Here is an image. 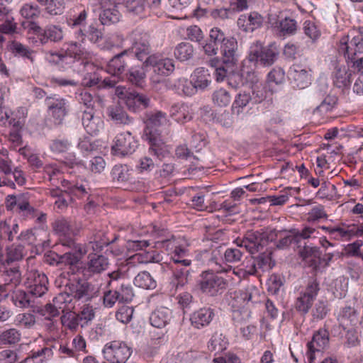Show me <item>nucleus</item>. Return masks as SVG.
<instances>
[{"mask_svg": "<svg viewBox=\"0 0 363 363\" xmlns=\"http://www.w3.org/2000/svg\"><path fill=\"white\" fill-rule=\"evenodd\" d=\"M108 244V240H98L96 236L89 242L87 246L76 243L73 239L62 240V245L67 247V251L61 255V262L70 267L75 266L87 253L89 248H91L94 252H100L104 246Z\"/></svg>", "mask_w": 363, "mask_h": 363, "instance_id": "nucleus-1", "label": "nucleus"}, {"mask_svg": "<svg viewBox=\"0 0 363 363\" xmlns=\"http://www.w3.org/2000/svg\"><path fill=\"white\" fill-rule=\"evenodd\" d=\"M64 190L59 188L52 189L50 190V195L55 198V206L60 210H65L69 204L74 201V197L77 199H84L89 195L86 185L78 182L74 183L68 180L63 179L61 182Z\"/></svg>", "mask_w": 363, "mask_h": 363, "instance_id": "nucleus-2", "label": "nucleus"}, {"mask_svg": "<svg viewBox=\"0 0 363 363\" xmlns=\"http://www.w3.org/2000/svg\"><path fill=\"white\" fill-rule=\"evenodd\" d=\"M337 49L347 60L353 61L357 53L363 52V28L343 35L340 39Z\"/></svg>", "mask_w": 363, "mask_h": 363, "instance_id": "nucleus-3", "label": "nucleus"}, {"mask_svg": "<svg viewBox=\"0 0 363 363\" xmlns=\"http://www.w3.org/2000/svg\"><path fill=\"white\" fill-rule=\"evenodd\" d=\"M278 55L279 50L274 44L262 47L260 44L256 43L250 47L245 63H252L253 67L257 65L270 66L275 62Z\"/></svg>", "mask_w": 363, "mask_h": 363, "instance_id": "nucleus-4", "label": "nucleus"}, {"mask_svg": "<svg viewBox=\"0 0 363 363\" xmlns=\"http://www.w3.org/2000/svg\"><path fill=\"white\" fill-rule=\"evenodd\" d=\"M145 67H152L153 74L151 81L154 84L164 83L166 86L169 80H163L162 77L168 76L174 70V60L170 58L160 59L155 55H152L143 62Z\"/></svg>", "mask_w": 363, "mask_h": 363, "instance_id": "nucleus-5", "label": "nucleus"}, {"mask_svg": "<svg viewBox=\"0 0 363 363\" xmlns=\"http://www.w3.org/2000/svg\"><path fill=\"white\" fill-rule=\"evenodd\" d=\"M320 291L319 282L314 278L308 280L304 289L301 290L294 302L296 310L305 315L311 308Z\"/></svg>", "mask_w": 363, "mask_h": 363, "instance_id": "nucleus-6", "label": "nucleus"}, {"mask_svg": "<svg viewBox=\"0 0 363 363\" xmlns=\"http://www.w3.org/2000/svg\"><path fill=\"white\" fill-rule=\"evenodd\" d=\"M127 39L131 43L129 52H133L140 61L146 62L152 55L150 36L147 33L135 29L127 36Z\"/></svg>", "mask_w": 363, "mask_h": 363, "instance_id": "nucleus-7", "label": "nucleus"}, {"mask_svg": "<svg viewBox=\"0 0 363 363\" xmlns=\"http://www.w3.org/2000/svg\"><path fill=\"white\" fill-rule=\"evenodd\" d=\"M102 353L107 363H125L132 354V349L125 342L113 340L104 345Z\"/></svg>", "mask_w": 363, "mask_h": 363, "instance_id": "nucleus-8", "label": "nucleus"}, {"mask_svg": "<svg viewBox=\"0 0 363 363\" xmlns=\"http://www.w3.org/2000/svg\"><path fill=\"white\" fill-rule=\"evenodd\" d=\"M198 282L201 290L210 296L221 293L227 286L225 279L212 271L202 272Z\"/></svg>", "mask_w": 363, "mask_h": 363, "instance_id": "nucleus-9", "label": "nucleus"}, {"mask_svg": "<svg viewBox=\"0 0 363 363\" xmlns=\"http://www.w3.org/2000/svg\"><path fill=\"white\" fill-rule=\"evenodd\" d=\"M49 116L55 124L62 123L68 112V105L66 99L57 95L48 96L45 99Z\"/></svg>", "mask_w": 363, "mask_h": 363, "instance_id": "nucleus-10", "label": "nucleus"}, {"mask_svg": "<svg viewBox=\"0 0 363 363\" xmlns=\"http://www.w3.org/2000/svg\"><path fill=\"white\" fill-rule=\"evenodd\" d=\"M48 279L47 276L36 269L27 273L26 285L29 293L36 297H41L48 291Z\"/></svg>", "mask_w": 363, "mask_h": 363, "instance_id": "nucleus-11", "label": "nucleus"}, {"mask_svg": "<svg viewBox=\"0 0 363 363\" xmlns=\"http://www.w3.org/2000/svg\"><path fill=\"white\" fill-rule=\"evenodd\" d=\"M137 147V142L130 132L118 134L111 147L113 155L125 156L133 153Z\"/></svg>", "mask_w": 363, "mask_h": 363, "instance_id": "nucleus-12", "label": "nucleus"}, {"mask_svg": "<svg viewBox=\"0 0 363 363\" xmlns=\"http://www.w3.org/2000/svg\"><path fill=\"white\" fill-rule=\"evenodd\" d=\"M90 284L85 280H73L67 291L59 293L64 295L66 304L70 303L73 298L76 300L89 299L91 296Z\"/></svg>", "mask_w": 363, "mask_h": 363, "instance_id": "nucleus-13", "label": "nucleus"}, {"mask_svg": "<svg viewBox=\"0 0 363 363\" xmlns=\"http://www.w3.org/2000/svg\"><path fill=\"white\" fill-rule=\"evenodd\" d=\"M289 77L294 86L304 89L311 83V69L301 65H293L289 71Z\"/></svg>", "mask_w": 363, "mask_h": 363, "instance_id": "nucleus-14", "label": "nucleus"}, {"mask_svg": "<svg viewBox=\"0 0 363 363\" xmlns=\"http://www.w3.org/2000/svg\"><path fill=\"white\" fill-rule=\"evenodd\" d=\"M329 343V333L324 329L320 328L314 333L312 340L307 344L308 351L306 358L308 363L313 362L315 359V352H320L324 350Z\"/></svg>", "mask_w": 363, "mask_h": 363, "instance_id": "nucleus-15", "label": "nucleus"}, {"mask_svg": "<svg viewBox=\"0 0 363 363\" xmlns=\"http://www.w3.org/2000/svg\"><path fill=\"white\" fill-rule=\"evenodd\" d=\"M238 247H245L250 253L259 251L267 242L264 233L259 231H249L242 240H236Z\"/></svg>", "mask_w": 363, "mask_h": 363, "instance_id": "nucleus-16", "label": "nucleus"}, {"mask_svg": "<svg viewBox=\"0 0 363 363\" xmlns=\"http://www.w3.org/2000/svg\"><path fill=\"white\" fill-rule=\"evenodd\" d=\"M223 248L218 247L214 249L205 250L201 252V257L203 261L206 262L209 266L215 267V269L218 272H226L231 269V267L225 264L223 266Z\"/></svg>", "mask_w": 363, "mask_h": 363, "instance_id": "nucleus-17", "label": "nucleus"}, {"mask_svg": "<svg viewBox=\"0 0 363 363\" xmlns=\"http://www.w3.org/2000/svg\"><path fill=\"white\" fill-rule=\"evenodd\" d=\"M264 18L257 12L252 11L247 14H242L238 19L237 24L240 29L245 32H253L260 28Z\"/></svg>", "mask_w": 363, "mask_h": 363, "instance_id": "nucleus-18", "label": "nucleus"}, {"mask_svg": "<svg viewBox=\"0 0 363 363\" xmlns=\"http://www.w3.org/2000/svg\"><path fill=\"white\" fill-rule=\"evenodd\" d=\"M103 9L100 14V20L102 24L109 25L117 23L120 19V12L118 10V6L111 0H99Z\"/></svg>", "mask_w": 363, "mask_h": 363, "instance_id": "nucleus-19", "label": "nucleus"}, {"mask_svg": "<svg viewBox=\"0 0 363 363\" xmlns=\"http://www.w3.org/2000/svg\"><path fill=\"white\" fill-rule=\"evenodd\" d=\"M64 295L58 294L52 300V303H47L45 306L38 309V313L44 316L45 319L51 320L60 315V310L64 311L66 308V300Z\"/></svg>", "mask_w": 363, "mask_h": 363, "instance_id": "nucleus-20", "label": "nucleus"}, {"mask_svg": "<svg viewBox=\"0 0 363 363\" xmlns=\"http://www.w3.org/2000/svg\"><path fill=\"white\" fill-rule=\"evenodd\" d=\"M128 52L129 50H125L113 57L106 65V72L113 76H121L128 66Z\"/></svg>", "mask_w": 363, "mask_h": 363, "instance_id": "nucleus-21", "label": "nucleus"}, {"mask_svg": "<svg viewBox=\"0 0 363 363\" xmlns=\"http://www.w3.org/2000/svg\"><path fill=\"white\" fill-rule=\"evenodd\" d=\"M237 40L235 38L230 37L227 38L223 43L220 44V50L223 55V64L227 67H232L238 61Z\"/></svg>", "mask_w": 363, "mask_h": 363, "instance_id": "nucleus-22", "label": "nucleus"}, {"mask_svg": "<svg viewBox=\"0 0 363 363\" xmlns=\"http://www.w3.org/2000/svg\"><path fill=\"white\" fill-rule=\"evenodd\" d=\"M268 20L269 23L272 27L277 28L282 35H291L297 30L298 25L295 19L286 17L278 21L277 15L271 13L269 15Z\"/></svg>", "mask_w": 363, "mask_h": 363, "instance_id": "nucleus-23", "label": "nucleus"}, {"mask_svg": "<svg viewBox=\"0 0 363 363\" xmlns=\"http://www.w3.org/2000/svg\"><path fill=\"white\" fill-rule=\"evenodd\" d=\"M148 135L150 143L148 154L153 157V159L158 163V162H161L164 158L169 156V150L162 140L152 136L151 130L148 131Z\"/></svg>", "mask_w": 363, "mask_h": 363, "instance_id": "nucleus-24", "label": "nucleus"}, {"mask_svg": "<svg viewBox=\"0 0 363 363\" xmlns=\"http://www.w3.org/2000/svg\"><path fill=\"white\" fill-rule=\"evenodd\" d=\"M213 310L211 308H201L191 314L190 321L191 325L196 329H201L208 326L214 318Z\"/></svg>", "mask_w": 363, "mask_h": 363, "instance_id": "nucleus-25", "label": "nucleus"}, {"mask_svg": "<svg viewBox=\"0 0 363 363\" xmlns=\"http://www.w3.org/2000/svg\"><path fill=\"white\" fill-rule=\"evenodd\" d=\"M82 122L86 133L91 135H97L104 127L103 121L94 115L93 109L83 111Z\"/></svg>", "mask_w": 363, "mask_h": 363, "instance_id": "nucleus-26", "label": "nucleus"}, {"mask_svg": "<svg viewBox=\"0 0 363 363\" xmlns=\"http://www.w3.org/2000/svg\"><path fill=\"white\" fill-rule=\"evenodd\" d=\"M172 318V311L164 306L154 310L149 318L150 324L157 328H163L168 325Z\"/></svg>", "mask_w": 363, "mask_h": 363, "instance_id": "nucleus-27", "label": "nucleus"}, {"mask_svg": "<svg viewBox=\"0 0 363 363\" xmlns=\"http://www.w3.org/2000/svg\"><path fill=\"white\" fill-rule=\"evenodd\" d=\"M54 232L60 237V242L65 239H72L71 235L77 233L73 228L72 222L65 217L55 219L52 223Z\"/></svg>", "mask_w": 363, "mask_h": 363, "instance_id": "nucleus-28", "label": "nucleus"}, {"mask_svg": "<svg viewBox=\"0 0 363 363\" xmlns=\"http://www.w3.org/2000/svg\"><path fill=\"white\" fill-rule=\"evenodd\" d=\"M169 114L175 121L179 123H185L193 118L191 108L185 103L173 104L170 108Z\"/></svg>", "mask_w": 363, "mask_h": 363, "instance_id": "nucleus-29", "label": "nucleus"}, {"mask_svg": "<svg viewBox=\"0 0 363 363\" xmlns=\"http://www.w3.org/2000/svg\"><path fill=\"white\" fill-rule=\"evenodd\" d=\"M106 113L108 119L115 124L128 125L133 122V118L118 104L108 106Z\"/></svg>", "mask_w": 363, "mask_h": 363, "instance_id": "nucleus-30", "label": "nucleus"}, {"mask_svg": "<svg viewBox=\"0 0 363 363\" xmlns=\"http://www.w3.org/2000/svg\"><path fill=\"white\" fill-rule=\"evenodd\" d=\"M302 260L313 269H316L320 264V252L317 247L305 245L299 250Z\"/></svg>", "mask_w": 363, "mask_h": 363, "instance_id": "nucleus-31", "label": "nucleus"}, {"mask_svg": "<svg viewBox=\"0 0 363 363\" xmlns=\"http://www.w3.org/2000/svg\"><path fill=\"white\" fill-rule=\"evenodd\" d=\"M2 265L4 268L3 276L5 281L4 284L9 285L11 288L18 286L22 279V274L18 264Z\"/></svg>", "mask_w": 363, "mask_h": 363, "instance_id": "nucleus-32", "label": "nucleus"}, {"mask_svg": "<svg viewBox=\"0 0 363 363\" xmlns=\"http://www.w3.org/2000/svg\"><path fill=\"white\" fill-rule=\"evenodd\" d=\"M25 256L24 247L22 245H11L6 249V255L4 258L0 247V262L1 264L12 265L18 264Z\"/></svg>", "mask_w": 363, "mask_h": 363, "instance_id": "nucleus-33", "label": "nucleus"}, {"mask_svg": "<svg viewBox=\"0 0 363 363\" xmlns=\"http://www.w3.org/2000/svg\"><path fill=\"white\" fill-rule=\"evenodd\" d=\"M352 72L345 66H336L333 74V84L341 89L348 88L352 82Z\"/></svg>", "mask_w": 363, "mask_h": 363, "instance_id": "nucleus-34", "label": "nucleus"}, {"mask_svg": "<svg viewBox=\"0 0 363 363\" xmlns=\"http://www.w3.org/2000/svg\"><path fill=\"white\" fill-rule=\"evenodd\" d=\"M16 212L24 218L32 219L36 218L38 223L45 222L46 220V214L38 211L30 206L25 198L22 203H19V208L16 209Z\"/></svg>", "mask_w": 363, "mask_h": 363, "instance_id": "nucleus-35", "label": "nucleus"}, {"mask_svg": "<svg viewBox=\"0 0 363 363\" xmlns=\"http://www.w3.org/2000/svg\"><path fill=\"white\" fill-rule=\"evenodd\" d=\"M125 103L129 110L135 112L140 106L147 108L150 104V99L146 95L132 91L125 95Z\"/></svg>", "mask_w": 363, "mask_h": 363, "instance_id": "nucleus-36", "label": "nucleus"}, {"mask_svg": "<svg viewBox=\"0 0 363 363\" xmlns=\"http://www.w3.org/2000/svg\"><path fill=\"white\" fill-rule=\"evenodd\" d=\"M233 272L240 279L255 274L257 272L255 259L252 257H245L239 266L233 269Z\"/></svg>", "mask_w": 363, "mask_h": 363, "instance_id": "nucleus-37", "label": "nucleus"}, {"mask_svg": "<svg viewBox=\"0 0 363 363\" xmlns=\"http://www.w3.org/2000/svg\"><path fill=\"white\" fill-rule=\"evenodd\" d=\"M337 320L344 329L355 325L359 322L357 311L350 306H345L341 309Z\"/></svg>", "mask_w": 363, "mask_h": 363, "instance_id": "nucleus-38", "label": "nucleus"}, {"mask_svg": "<svg viewBox=\"0 0 363 363\" xmlns=\"http://www.w3.org/2000/svg\"><path fill=\"white\" fill-rule=\"evenodd\" d=\"M62 28L58 26L50 24L44 28L43 34L40 35V43L42 45H45L49 41L56 43L62 40Z\"/></svg>", "mask_w": 363, "mask_h": 363, "instance_id": "nucleus-39", "label": "nucleus"}, {"mask_svg": "<svg viewBox=\"0 0 363 363\" xmlns=\"http://www.w3.org/2000/svg\"><path fill=\"white\" fill-rule=\"evenodd\" d=\"M191 82L198 90H204L211 83V75L204 67L196 68L191 74Z\"/></svg>", "mask_w": 363, "mask_h": 363, "instance_id": "nucleus-40", "label": "nucleus"}, {"mask_svg": "<svg viewBox=\"0 0 363 363\" xmlns=\"http://www.w3.org/2000/svg\"><path fill=\"white\" fill-rule=\"evenodd\" d=\"M172 263L170 265H179L182 267H189L191 264V260L188 258L189 250L186 247H182L180 245L175 247V249L172 252Z\"/></svg>", "mask_w": 363, "mask_h": 363, "instance_id": "nucleus-41", "label": "nucleus"}, {"mask_svg": "<svg viewBox=\"0 0 363 363\" xmlns=\"http://www.w3.org/2000/svg\"><path fill=\"white\" fill-rule=\"evenodd\" d=\"M188 267H182L179 265H170L172 272V284L178 289L187 283V276L189 274Z\"/></svg>", "mask_w": 363, "mask_h": 363, "instance_id": "nucleus-42", "label": "nucleus"}, {"mask_svg": "<svg viewBox=\"0 0 363 363\" xmlns=\"http://www.w3.org/2000/svg\"><path fill=\"white\" fill-rule=\"evenodd\" d=\"M108 266V259L103 255H94L89 257L86 269L93 274H99L106 270Z\"/></svg>", "mask_w": 363, "mask_h": 363, "instance_id": "nucleus-43", "label": "nucleus"}, {"mask_svg": "<svg viewBox=\"0 0 363 363\" xmlns=\"http://www.w3.org/2000/svg\"><path fill=\"white\" fill-rule=\"evenodd\" d=\"M167 122L168 120L166 113L161 111H155L147 114V119L145 122L147 130H149L150 128H153L164 125ZM147 134H148V132H147Z\"/></svg>", "mask_w": 363, "mask_h": 363, "instance_id": "nucleus-44", "label": "nucleus"}, {"mask_svg": "<svg viewBox=\"0 0 363 363\" xmlns=\"http://www.w3.org/2000/svg\"><path fill=\"white\" fill-rule=\"evenodd\" d=\"M11 301L13 303L19 308H28L30 306V299L29 294L25 291L16 287H13L11 292Z\"/></svg>", "mask_w": 363, "mask_h": 363, "instance_id": "nucleus-45", "label": "nucleus"}, {"mask_svg": "<svg viewBox=\"0 0 363 363\" xmlns=\"http://www.w3.org/2000/svg\"><path fill=\"white\" fill-rule=\"evenodd\" d=\"M28 116V110L26 107H18L15 111H11L9 125L13 128L21 130L25 125Z\"/></svg>", "mask_w": 363, "mask_h": 363, "instance_id": "nucleus-46", "label": "nucleus"}, {"mask_svg": "<svg viewBox=\"0 0 363 363\" xmlns=\"http://www.w3.org/2000/svg\"><path fill=\"white\" fill-rule=\"evenodd\" d=\"M174 54L177 60L184 62L193 57L194 49L191 43L182 42L175 47Z\"/></svg>", "mask_w": 363, "mask_h": 363, "instance_id": "nucleus-47", "label": "nucleus"}, {"mask_svg": "<svg viewBox=\"0 0 363 363\" xmlns=\"http://www.w3.org/2000/svg\"><path fill=\"white\" fill-rule=\"evenodd\" d=\"M252 89V101L255 104L261 103L269 97L272 92L269 90V85L260 83L251 86Z\"/></svg>", "mask_w": 363, "mask_h": 363, "instance_id": "nucleus-48", "label": "nucleus"}, {"mask_svg": "<svg viewBox=\"0 0 363 363\" xmlns=\"http://www.w3.org/2000/svg\"><path fill=\"white\" fill-rule=\"evenodd\" d=\"M104 84L106 86L113 87L116 85V80H111L108 79H104L101 81V79L98 77L96 73H86L82 81V84L85 86H94L98 85L101 86L99 84L100 82Z\"/></svg>", "mask_w": 363, "mask_h": 363, "instance_id": "nucleus-49", "label": "nucleus"}, {"mask_svg": "<svg viewBox=\"0 0 363 363\" xmlns=\"http://www.w3.org/2000/svg\"><path fill=\"white\" fill-rule=\"evenodd\" d=\"M252 63H245V60L243 62L242 68L240 71L241 77H242L247 83H250L251 86L259 84V78L258 74L255 71V68L252 67Z\"/></svg>", "mask_w": 363, "mask_h": 363, "instance_id": "nucleus-50", "label": "nucleus"}, {"mask_svg": "<svg viewBox=\"0 0 363 363\" xmlns=\"http://www.w3.org/2000/svg\"><path fill=\"white\" fill-rule=\"evenodd\" d=\"M134 284L144 289H154L157 285L155 280L147 272L138 273L134 279Z\"/></svg>", "mask_w": 363, "mask_h": 363, "instance_id": "nucleus-51", "label": "nucleus"}, {"mask_svg": "<svg viewBox=\"0 0 363 363\" xmlns=\"http://www.w3.org/2000/svg\"><path fill=\"white\" fill-rule=\"evenodd\" d=\"M113 289L117 294L120 302H130L134 297L133 288L127 280L120 283L118 286L114 287Z\"/></svg>", "mask_w": 363, "mask_h": 363, "instance_id": "nucleus-52", "label": "nucleus"}, {"mask_svg": "<svg viewBox=\"0 0 363 363\" xmlns=\"http://www.w3.org/2000/svg\"><path fill=\"white\" fill-rule=\"evenodd\" d=\"M227 340L220 333L216 332L208 343V348L216 353L223 351L226 349Z\"/></svg>", "mask_w": 363, "mask_h": 363, "instance_id": "nucleus-53", "label": "nucleus"}, {"mask_svg": "<svg viewBox=\"0 0 363 363\" xmlns=\"http://www.w3.org/2000/svg\"><path fill=\"white\" fill-rule=\"evenodd\" d=\"M212 100L216 106L226 107L231 101V95L226 89L220 88L213 93Z\"/></svg>", "mask_w": 363, "mask_h": 363, "instance_id": "nucleus-54", "label": "nucleus"}, {"mask_svg": "<svg viewBox=\"0 0 363 363\" xmlns=\"http://www.w3.org/2000/svg\"><path fill=\"white\" fill-rule=\"evenodd\" d=\"M337 99L335 96L328 95L321 104L313 111V114L323 116L331 111L336 105Z\"/></svg>", "mask_w": 363, "mask_h": 363, "instance_id": "nucleus-55", "label": "nucleus"}, {"mask_svg": "<svg viewBox=\"0 0 363 363\" xmlns=\"http://www.w3.org/2000/svg\"><path fill=\"white\" fill-rule=\"evenodd\" d=\"M21 339V334L16 328H9L0 334V341L4 345H15Z\"/></svg>", "mask_w": 363, "mask_h": 363, "instance_id": "nucleus-56", "label": "nucleus"}, {"mask_svg": "<svg viewBox=\"0 0 363 363\" xmlns=\"http://www.w3.org/2000/svg\"><path fill=\"white\" fill-rule=\"evenodd\" d=\"M113 179L118 182H128L131 178L130 169L128 166L124 164L115 165L111 171Z\"/></svg>", "mask_w": 363, "mask_h": 363, "instance_id": "nucleus-57", "label": "nucleus"}, {"mask_svg": "<svg viewBox=\"0 0 363 363\" xmlns=\"http://www.w3.org/2000/svg\"><path fill=\"white\" fill-rule=\"evenodd\" d=\"M157 162L149 154L140 157L135 166L140 173L150 172L157 166Z\"/></svg>", "mask_w": 363, "mask_h": 363, "instance_id": "nucleus-58", "label": "nucleus"}, {"mask_svg": "<svg viewBox=\"0 0 363 363\" xmlns=\"http://www.w3.org/2000/svg\"><path fill=\"white\" fill-rule=\"evenodd\" d=\"M20 13L24 18L35 20L40 17L41 9L37 4H25L21 7Z\"/></svg>", "mask_w": 363, "mask_h": 363, "instance_id": "nucleus-59", "label": "nucleus"}, {"mask_svg": "<svg viewBox=\"0 0 363 363\" xmlns=\"http://www.w3.org/2000/svg\"><path fill=\"white\" fill-rule=\"evenodd\" d=\"M250 101L252 97L249 93L245 91L240 92L235 97L233 104L232 110L238 115L240 113L242 109L245 107Z\"/></svg>", "mask_w": 363, "mask_h": 363, "instance_id": "nucleus-60", "label": "nucleus"}, {"mask_svg": "<svg viewBox=\"0 0 363 363\" xmlns=\"http://www.w3.org/2000/svg\"><path fill=\"white\" fill-rule=\"evenodd\" d=\"M307 221L309 223L318 222L321 219H328V214L322 205L313 206L307 214Z\"/></svg>", "mask_w": 363, "mask_h": 363, "instance_id": "nucleus-61", "label": "nucleus"}, {"mask_svg": "<svg viewBox=\"0 0 363 363\" xmlns=\"http://www.w3.org/2000/svg\"><path fill=\"white\" fill-rule=\"evenodd\" d=\"M79 317L77 313L68 311L61 317L62 324L71 330H76L79 325Z\"/></svg>", "mask_w": 363, "mask_h": 363, "instance_id": "nucleus-62", "label": "nucleus"}, {"mask_svg": "<svg viewBox=\"0 0 363 363\" xmlns=\"http://www.w3.org/2000/svg\"><path fill=\"white\" fill-rule=\"evenodd\" d=\"M242 256L241 250L237 247H229L223 250V264L235 263L240 261Z\"/></svg>", "mask_w": 363, "mask_h": 363, "instance_id": "nucleus-63", "label": "nucleus"}, {"mask_svg": "<svg viewBox=\"0 0 363 363\" xmlns=\"http://www.w3.org/2000/svg\"><path fill=\"white\" fill-rule=\"evenodd\" d=\"M43 6L45 12L52 16L61 15L65 9L63 4L57 0H49Z\"/></svg>", "mask_w": 363, "mask_h": 363, "instance_id": "nucleus-64", "label": "nucleus"}]
</instances>
